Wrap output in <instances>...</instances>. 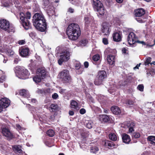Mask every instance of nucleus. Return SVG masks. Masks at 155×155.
I'll return each instance as SVG.
<instances>
[{"instance_id":"nucleus-1","label":"nucleus","mask_w":155,"mask_h":155,"mask_svg":"<svg viewBox=\"0 0 155 155\" xmlns=\"http://www.w3.org/2000/svg\"><path fill=\"white\" fill-rule=\"evenodd\" d=\"M66 33L69 39L72 40H77L81 34L79 25L75 23L70 24L67 28Z\"/></svg>"},{"instance_id":"nucleus-2","label":"nucleus","mask_w":155,"mask_h":155,"mask_svg":"<svg viewBox=\"0 0 155 155\" xmlns=\"http://www.w3.org/2000/svg\"><path fill=\"white\" fill-rule=\"evenodd\" d=\"M0 28L3 30L7 31L8 33L14 32L15 31V28L7 20L5 19H0Z\"/></svg>"},{"instance_id":"nucleus-3","label":"nucleus","mask_w":155,"mask_h":155,"mask_svg":"<svg viewBox=\"0 0 155 155\" xmlns=\"http://www.w3.org/2000/svg\"><path fill=\"white\" fill-rule=\"evenodd\" d=\"M92 3L93 7L101 15H103L105 13L104 9L103 4L99 0H92Z\"/></svg>"},{"instance_id":"nucleus-4","label":"nucleus","mask_w":155,"mask_h":155,"mask_svg":"<svg viewBox=\"0 0 155 155\" xmlns=\"http://www.w3.org/2000/svg\"><path fill=\"white\" fill-rule=\"evenodd\" d=\"M58 75L64 83H70L72 82V79L69 74V71L67 70H64L59 74Z\"/></svg>"},{"instance_id":"nucleus-5","label":"nucleus","mask_w":155,"mask_h":155,"mask_svg":"<svg viewBox=\"0 0 155 155\" xmlns=\"http://www.w3.org/2000/svg\"><path fill=\"white\" fill-rule=\"evenodd\" d=\"M15 70L19 72L20 74V78L22 79H25L28 78L30 73L23 66H16L15 68Z\"/></svg>"},{"instance_id":"nucleus-6","label":"nucleus","mask_w":155,"mask_h":155,"mask_svg":"<svg viewBox=\"0 0 155 155\" xmlns=\"http://www.w3.org/2000/svg\"><path fill=\"white\" fill-rule=\"evenodd\" d=\"M36 28L41 32H45L47 29V23L45 19L33 24Z\"/></svg>"},{"instance_id":"nucleus-7","label":"nucleus","mask_w":155,"mask_h":155,"mask_svg":"<svg viewBox=\"0 0 155 155\" xmlns=\"http://www.w3.org/2000/svg\"><path fill=\"white\" fill-rule=\"evenodd\" d=\"M107 75L106 72L104 70L99 71L98 73L97 78L94 81L95 85H100L102 83L103 81L107 78Z\"/></svg>"},{"instance_id":"nucleus-8","label":"nucleus","mask_w":155,"mask_h":155,"mask_svg":"<svg viewBox=\"0 0 155 155\" xmlns=\"http://www.w3.org/2000/svg\"><path fill=\"white\" fill-rule=\"evenodd\" d=\"M20 15L21 23L25 29H28L31 27V23L28 20L25 18V15L23 13H21Z\"/></svg>"},{"instance_id":"nucleus-9","label":"nucleus","mask_w":155,"mask_h":155,"mask_svg":"<svg viewBox=\"0 0 155 155\" xmlns=\"http://www.w3.org/2000/svg\"><path fill=\"white\" fill-rule=\"evenodd\" d=\"M70 58V52L67 51L63 52L60 56V58L58 61V63L61 65L63 62L68 61Z\"/></svg>"},{"instance_id":"nucleus-10","label":"nucleus","mask_w":155,"mask_h":155,"mask_svg":"<svg viewBox=\"0 0 155 155\" xmlns=\"http://www.w3.org/2000/svg\"><path fill=\"white\" fill-rule=\"evenodd\" d=\"M2 133L3 136L6 137L8 140H12L14 137V136L10 130L6 128H4L2 130Z\"/></svg>"},{"instance_id":"nucleus-11","label":"nucleus","mask_w":155,"mask_h":155,"mask_svg":"<svg viewBox=\"0 0 155 155\" xmlns=\"http://www.w3.org/2000/svg\"><path fill=\"white\" fill-rule=\"evenodd\" d=\"M85 27L87 28L89 26H91L94 22V18L93 17L89 15H85L84 18Z\"/></svg>"},{"instance_id":"nucleus-12","label":"nucleus","mask_w":155,"mask_h":155,"mask_svg":"<svg viewBox=\"0 0 155 155\" xmlns=\"http://www.w3.org/2000/svg\"><path fill=\"white\" fill-rule=\"evenodd\" d=\"M45 19V18L42 13H38L35 14L33 17L32 21L33 24H35L42 20Z\"/></svg>"},{"instance_id":"nucleus-13","label":"nucleus","mask_w":155,"mask_h":155,"mask_svg":"<svg viewBox=\"0 0 155 155\" xmlns=\"http://www.w3.org/2000/svg\"><path fill=\"white\" fill-rule=\"evenodd\" d=\"M101 31L103 33L106 32L107 33V34H104L103 35L104 36H105L107 37L108 36L109 31V23L108 22L105 21L102 23Z\"/></svg>"},{"instance_id":"nucleus-14","label":"nucleus","mask_w":155,"mask_h":155,"mask_svg":"<svg viewBox=\"0 0 155 155\" xmlns=\"http://www.w3.org/2000/svg\"><path fill=\"white\" fill-rule=\"evenodd\" d=\"M137 38L136 35L134 32H130L127 37V41L129 44L130 45L134 44Z\"/></svg>"},{"instance_id":"nucleus-15","label":"nucleus","mask_w":155,"mask_h":155,"mask_svg":"<svg viewBox=\"0 0 155 155\" xmlns=\"http://www.w3.org/2000/svg\"><path fill=\"white\" fill-rule=\"evenodd\" d=\"M29 51L28 47L24 46L21 48L19 52L20 54L22 57H27L29 55Z\"/></svg>"},{"instance_id":"nucleus-16","label":"nucleus","mask_w":155,"mask_h":155,"mask_svg":"<svg viewBox=\"0 0 155 155\" xmlns=\"http://www.w3.org/2000/svg\"><path fill=\"white\" fill-rule=\"evenodd\" d=\"M122 33L119 31L117 32H114L112 35L113 39L114 41L115 42H119L121 41V36Z\"/></svg>"},{"instance_id":"nucleus-17","label":"nucleus","mask_w":155,"mask_h":155,"mask_svg":"<svg viewBox=\"0 0 155 155\" xmlns=\"http://www.w3.org/2000/svg\"><path fill=\"white\" fill-rule=\"evenodd\" d=\"M10 104V101L8 98L4 97L0 100V104L4 108H7Z\"/></svg>"},{"instance_id":"nucleus-18","label":"nucleus","mask_w":155,"mask_h":155,"mask_svg":"<svg viewBox=\"0 0 155 155\" xmlns=\"http://www.w3.org/2000/svg\"><path fill=\"white\" fill-rule=\"evenodd\" d=\"M46 74V70L44 68H39L37 70V74H38L41 78H42L43 79L45 77Z\"/></svg>"},{"instance_id":"nucleus-19","label":"nucleus","mask_w":155,"mask_h":155,"mask_svg":"<svg viewBox=\"0 0 155 155\" xmlns=\"http://www.w3.org/2000/svg\"><path fill=\"white\" fill-rule=\"evenodd\" d=\"M99 120L101 122H104L109 123L110 121V118L106 114L100 115L99 116Z\"/></svg>"},{"instance_id":"nucleus-20","label":"nucleus","mask_w":155,"mask_h":155,"mask_svg":"<svg viewBox=\"0 0 155 155\" xmlns=\"http://www.w3.org/2000/svg\"><path fill=\"white\" fill-rule=\"evenodd\" d=\"M135 15L136 17H141L145 14V10L143 8L138 9L134 11Z\"/></svg>"},{"instance_id":"nucleus-21","label":"nucleus","mask_w":155,"mask_h":155,"mask_svg":"<svg viewBox=\"0 0 155 155\" xmlns=\"http://www.w3.org/2000/svg\"><path fill=\"white\" fill-rule=\"evenodd\" d=\"M70 107L74 110H78L80 108L78 102L74 100L71 101Z\"/></svg>"},{"instance_id":"nucleus-22","label":"nucleus","mask_w":155,"mask_h":155,"mask_svg":"<svg viewBox=\"0 0 155 155\" xmlns=\"http://www.w3.org/2000/svg\"><path fill=\"white\" fill-rule=\"evenodd\" d=\"M107 60L109 64L113 65L115 62V57L113 55L110 54L107 55Z\"/></svg>"},{"instance_id":"nucleus-23","label":"nucleus","mask_w":155,"mask_h":155,"mask_svg":"<svg viewBox=\"0 0 155 155\" xmlns=\"http://www.w3.org/2000/svg\"><path fill=\"white\" fill-rule=\"evenodd\" d=\"M111 110L113 114L118 115L121 113V110L119 108L116 106H114L112 107L111 108Z\"/></svg>"},{"instance_id":"nucleus-24","label":"nucleus","mask_w":155,"mask_h":155,"mask_svg":"<svg viewBox=\"0 0 155 155\" xmlns=\"http://www.w3.org/2000/svg\"><path fill=\"white\" fill-rule=\"evenodd\" d=\"M104 146L108 147L109 148H113L116 147V145L111 141L105 140L104 144Z\"/></svg>"},{"instance_id":"nucleus-25","label":"nucleus","mask_w":155,"mask_h":155,"mask_svg":"<svg viewBox=\"0 0 155 155\" xmlns=\"http://www.w3.org/2000/svg\"><path fill=\"white\" fill-rule=\"evenodd\" d=\"M122 136V140L124 143H128L130 141V137L127 134H123Z\"/></svg>"},{"instance_id":"nucleus-26","label":"nucleus","mask_w":155,"mask_h":155,"mask_svg":"<svg viewBox=\"0 0 155 155\" xmlns=\"http://www.w3.org/2000/svg\"><path fill=\"white\" fill-rule=\"evenodd\" d=\"M32 8L34 11L35 12L39 11L40 10L39 6L36 1H34Z\"/></svg>"},{"instance_id":"nucleus-27","label":"nucleus","mask_w":155,"mask_h":155,"mask_svg":"<svg viewBox=\"0 0 155 155\" xmlns=\"http://www.w3.org/2000/svg\"><path fill=\"white\" fill-rule=\"evenodd\" d=\"M147 140L150 144L155 145V136H149L147 138Z\"/></svg>"},{"instance_id":"nucleus-28","label":"nucleus","mask_w":155,"mask_h":155,"mask_svg":"<svg viewBox=\"0 0 155 155\" xmlns=\"http://www.w3.org/2000/svg\"><path fill=\"white\" fill-rule=\"evenodd\" d=\"M19 94L21 96L24 97H27L28 96V93L27 91L26 90L22 89L19 91Z\"/></svg>"},{"instance_id":"nucleus-29","label":"nucleus","mask_w":155,"mask_h":155,"mask_svg":"<svg viewBox=\"0 0 155 155\" xmlns=\"http://www.w3.org/2000/svg\"><path fill=\"white\" fill-rule=\"evenodd\" d=\"M18 146V145L13 146H12V149L15 153H22V150L19 148Z\"/></svg>"},{"instance_id":"nucleus-30","label":"nucleus","mask_w":155,"mask_h":155,"mask_svg":"<svg viewBox=\"0 0 155 155\" xmlns=\"http://www.w3.org/2000/svg\"><path fill=\"white\" fill-rule=\"evenodd\" d=\"M42 78H41L39 75L38 74L35 75L33 78V81L36 83H38L40 82Z\"/></svg>"},{"instance_id":"nucleus-31","label":"nucleus","mask_w":155,"mask_h":155,"mask_svg":"<svg viewBox=\"0 0 155 155\" xmlns=\"http://www.w3.org/2000/svg\"><path fill=\"white\" fill-rule=\"evenodd\" d=\"M47 14L49 17H51L55 14L54 11L52 8H49L47 10Z\"/></svg>"},{"instance_id":"nucleus-32","label":"nucleus","mask_w":155,"mask_h":155,"mask_svg":"<svg viewBox=\"0 0 155 155\" xmlns=\"http://www.w3.org/2000/svg\"><path fill=\"white\" fill-rule=\"evenodd\" d=\"M99 150L98 148L96 146H92L90 147V152L93 153H96Z\"/></svg>"},{"instance_id":"nucleus-33","label":"nucleus","mask_w":155,"mask_h":155,"mask_svg":"<svg viewBox=\"0 0 155 155\" xmlns=\"http://www.w3.org/2000/svg\"><path fill=\"white\" fill-rule=\"evenodd\" d=\"M109 137L110 140L113 141H116L117 140V137L116 135L113 133L110 134Z\"/></svg>"},{"instance_id":"nucleus-34","label":"nucleus","mask_w":155,"mask_h":155,"mask_svg":"<svg viewBox=\"0 0 155 155\" xmlns=\"http://www.w3.org/2000/svg\"><path fill=\"white\" fill-rule=\"evenodd\" d=\"M75 68L77 70H80V72L79 73V74H81L84 70L83 68L81 67V64L80 63L76 64Z\"/></svg>"},{"instance_id":"nucleus-35","label":"nucleus","mask_w":155,"mask_h":155,"mask_svg":"<svg viewBox=\"0 0 155 155\" xmlns=\"http://www.w3.org/2000/svg\"><path fill=\"white\" fill-rule=\"evenodd\" d=\"M50 137H53L55 134L54 131L52 129H49L47 131L46 133Z\"/></svg>"},{"instance_id":"nucleus-36","label":"nucleus","mask_w":155,"mask_h":155,"mask_svg":"<svg viewBox=\"0 0 155 155\" xmlns=\"http://www.w3.org/2000/svg\"><path fill=\"white\" fill-rule=\"evenodd\" d=\"M100 58V56L99 54L94 55L92 57V59L94 61H98Z\"/></svg>"},{"instance_id":"nucleus-37","label":"nucleus","mask_w":155,"mask_h":155,"mask_svg":"<svg viewBox=\"0 0 155 155\" xmlns=\"http://www.w3.org/2000/svg\"><path fill=\"white\" fill-rule=\"evenodd\" d=\"M50 107L52 111H55L57 110L58 108V106L56 104H51L50 105Z\"/></svg>"},{"instance_id":"nucleus-38","label":"nucleus","mask_w":155,"mask_h":155,"mask_svg":"<svg viewBox=\"0 0 155 155\" xmlns=\"http://www.w3.org/2000/svg\"><path fill=\"white\" fill-rule=\"evenodd\" d=\"M151 61V58L150 57H148L144 62V64L146 66L148 65L149 64H150Z\"/></svg>"},{"instance_id":"nucleus-39","label":"nucleus","mask_w":155,"mask_h":155,"mask_svg":"<svg viewBox=\"0 0 155 155\" xmlns=\"http://www.w3.org/2000/svg\"><path fill=\"white\" fill-rule=\"evenodd\" d=\"M140 134L139 133L135 132L133 134L132 137L135 138H138L140 137Z\"/></svg>"},{"instance_id":"nucleus-40","label":"nucleus","mask_w":155,"mask_h":155,"mask_svg":"<svg viewBox=\"0 0 155 155\" xmlns=\"http://www.w3.org/2000/svg\"><path fill=\"white\" fill-rule=\"evenodd\" d=\"M80 43L81 45H85L88 43V41L86 39H82L80 41Z\"/></svg>"},{"instance_id":"nucleus-41","label":"nucleus","mask_w":155,"mask_h":155,"mask_svg":"<svg viewBox=\"0 0 155 155\" xmlns=\"http://www.w3.org/2000/svg\"><path fill=\"white\" fill-rule=\"evenodd\" d=\"M92 126L93 123L91 121H88V123L86 124V127L89 129L92 128Z\"/></svg>"},{"instance_id":"nucleus-42","label":"nucleus","mask_w":155,"mask_h":155,"mask_svg":"<svg viewBox=\"0 0 155 155\" xmlns=\"http://www.w3.org/2000/svg\"><path fill=\"white\" fill-rule=\"evenodd\" d=\"M36 62H32L31 64H30V66L32 68V69H35L37 67V66L36 65Z\"/></svg>"},{"instance_id":"nucleus-43","label":"nucleus","mask_w":155,"mask_h":155,"mask_svg":"<svg viewBox=\"0 0 155 155\" xmlns=\"http://www.w3.org/2000/svg\"><path fill=\"white\" fill-rule=\"evenodd\" d=\"M44 5L45 6H47L51 4V0H45L44 1Z\"/></svg>"},{"instance_id":"nucleus-44","label":"nucleus","mask_w":155,"mask_h":155,"mask_svg":"<svg viewBox=\"0 0 155 155\" xmlns=\"http://www.w3.org/2000/svg\"><path fill=\"white\" fill-rule=\"evenodd\" d=\"M137 88L140 91H143L144 86L143 84H139L137 87Z\"/></svg>"},{"instance_id":"nucleus-45","label":"nucleus","mask_w":155,"mask_h":155,"mask_svg":"<svg viewBox=\"0 0 155 155\" xmlns=\"http://www.w3.org/2000/svg\"><path fill=\"white\" fill-rule=\"evenodd\" d=\"M30 36L31 37L32 39L35 38L36 37V34L35 32H31L29 33Z\"/></svg>"},{"instance_id":"nucleus-46","label":"nucleus","mask_w":155,"mask_h":155,"mask_svg":"<svg viewBox=\"0 0 155 155\" xmlns=\"http://www.w3.org/2000/svg\"><path fill=\"white\" fill-rule=\"evenodd\" d=\"M31 17V14L29 12H27L26 13V16H25V18L28 20L30 19Z\"/></svg>"},{"instance_id":"nucleus-47","label":"nucleus","mask_w":155,"mask_h":155,"mask_svg":"<svg viewBox=\"0 0 155 155\" xmlns=\"http://www.w3.org/2000/svg\"><path fill=\"white\" fill-rule=\"evenodd\" d=\"M102 42L104 45H107L108 44V40L107 38H104L102 39Z\"/></svg>"},{"instance_id":"nucleus-48","label":"nucleus","mask_w":155,"mask_h":155,"mask_svg":"<svg viewBox=\"0 0 155 155\" xmlns=\"http://www.w3.org/2000/svg\"><path fill=\"white\" fill-rule=\"evenodd\" d=\"M134 102L133 101L131 100L128 99V100L126 102V104L129 105H132L134 104Z\"/></svg>"},{"instance_id":"nucleus-49","label":"nucleus","mask_w":155,"mask_h":155,"mask_svg":"<svg viewBox=\"0 0 155 155\" xmlns=\"http://www.w3.org/2000/svg\"><path fill=\"white\" fill-rule=\"evenodd\" d=\"M86 111L83 108L81 109L79 111V112L81 114H83L86 113Z\"/></svg>"},{"instance_id":"nucleus-50","label":"nucleus","mask_w":155,"mask_h":155,"mask_svg":"<svg viewBox=\"0 0 155 155\" xmlns=\"http://www.w3.org/2000/svg\"><path fill=\"white\" fill-rule=\"evenodd\" d=\"M58 97V95L56 93H54L52 95V97L53 99H57Z\"/></svg>"},{"instance_id":"nucleus-51","label":"nucleus","mask_w":155,"mask_h":155,"mask_svg":"<svg viewBox=\"0 0 155 155\" xmlns=\"http://www.w3.org/2000/svg\"><path fill=\"white\" fill-rule=\"evenodd\" d=\"M5 77L4 76H2L0 77V83H3L5 81Z\"/></svg>"},{"instance_id":"nucleus-52","label":"nucleus","mask_w":155,"mask_h":155,"mask_svg":"<svg viewBox=\"0 0 155 155\" xmlns=\"http://www.w3.org/2000/svg\"><path fill=\"white\" fill-rule=\"evenodd\" d=\"M135 43H137L139 44H142L143 45H146V43L143 41H140L138 40H137L135 41Z\"/></svg>"},{"instance_id":"nucleus-53","label":"nucleus","mask_w":155,"mask_h":155,"mask_svg":"<svg viewBox=\"0 0 155 155\" xmlns=\"http://www.w3.org/2000/svg\"><path fill=\"white\" fill-rule=\"evenodd\" d=\"M25 41L24 40H19L18 42V43L19 45H22L25 44Z\"/></svg>"},{"instance_id":"nucleus-54","label":"nucleus","mask_w":155,"mask_h":155,"mask_svg":"<svg viewBox=\"0 0 155 155\" xmlns=\"http://www.w3.org/2000/svg\"><path fill=\"white\" fill-rule=\"evenodd\" d=\"M84 67L86 68H88L89 66V63L87 61H85L84 63Z\"/></svg>"},{"instance_id":"nucleus-55","label":"nucleus","mask_w":155,"mask_h":155,"mask_svg":"<svg viewBox=\"0 0 155 155\" xmlns=\"http://www.w3.org/2000/svg\"><path fill=\"white\" fill-rule=\"evenodd\" d=\"M135 126V124L134 122H131L130 123V127H132L134 128Z\"/></svg>"},{"instance_id":"nucleus-56","label":"nucleus","mask_w":155,"mask_h":155,"mask_svg":"<svg viewBox=\"0 0 155 155\" xmlns=\"http://www.w3.org/2000/svg\"><path fill=\"white\" fill-rule=\"evenodd\" d=\"M20 61V60L18 58H15L14 62V63H15V64H17L18 63L19 61Z\"/></svg>"},{"instance_id":"nucleus-57","label":"nucleus","mask_w":155,"mask_h":155,"mask_svg":"<svg viewBox=\"0 0 155 155\" xmlns=\"http://www.w3.org/2000/svg\"><path fill=\"white\" fill-rule=\"evenodd\" d=\"M134 128L132 127H130L129 129V132L130 133H132L133 131H134Z\"/></svg>"},{"instance_id":"nucleus-58","label":"nucleus","mask_w":155,"mask_h":155,"mask_svg":"<svg viewBox=\"0 0 155 155\" xmlns=\"http://www.w3.org/2000/svg\"><path fill=\"white\" fill-rule=\"evenodd\" d=\"M37 92L38 94H43L44 91L41 89H38L37 91Z\"/></svg>"},{"instance_id":"nucleus-59","label":"nucleus","mask_w":155,"mask_h":155,"mask_svg":"<svg viewBox=\"0 0 155 155\" xmlns=\"http://www.w3.org/2000/svg\"><path fill=\"white\" fill-rule=\"evenodd\" d=\"M74 9L72 8H70L68 9V11L71 13H73L74 12Z\"/></svg>"},{"instance_id":"nucleus-60","label":"nucleus","mask_w":155,"mask_h":155,"mask_svg":"<svg viewBox=\"0 0 155 155\" xmlns=\"http://www.w3.org/2000/svg\"><path fill=\"white\" fill-rule=\"evenodd\" d=\"M136 19L137 21L139 22L143 23L144 22V20L142 19H140V18H136Z\"/></svg>"},{"instance_id":"nucleus-61","label":"nucleus","mask_w":155,"mask_h":155,"mask_svg":"<svg viewBox=\"0 0 155 155\" xmlns=\"http://www.w3.org/2000/svg\"><path fill=\"white\" fill-rule=\"evenodd\" d=\"M74 114V112L73 110H69V114L70 116L73 115Z\"/></svg>"},{"instance_id":"nucleus-62","label":"nucleus","mask_w":155,"mask_h":155,"mask_svg":"<svg viewBox=\"0 0 155 155\" xmlns=\"http://www.w3.org/2000/svg\"><path fill=\"white\" fill-rule=\"evenodd\" d=\"M127 51V49L125 48H122V52L124 54H126Z\"/></svg>"},{"instance_id":"nucleus-63","label":"nucleus","mask_w":155,"mask_h":155,"mask_svg":"<svg viewBox=\"0 0 155 155\" xmlns=\"http://www.w3.org/2000/svg\"><path fill=\"white\" fill-rule=\"evenodd\" d=\"M116 2L119 3H121L123 1V0H116Z\"/></svg>"},{"instance_id":"nucleus-64","label":"nucleus","mask_w":155,"mask_h":155,"mask_svg":"<svg viewBox=\"0 0 155 155\" xmlns=\"http://www.w3.org/2000/svg\"><path fill=\"white\" fill-rule=\"evenodd\" d=\"M141 63H140L139 64H137L136 67L134 68L138 69L139 67L140 66Z\"/></svg>"}]
</instances>
